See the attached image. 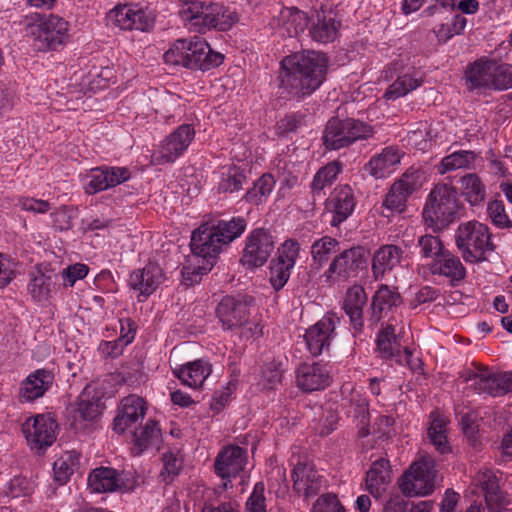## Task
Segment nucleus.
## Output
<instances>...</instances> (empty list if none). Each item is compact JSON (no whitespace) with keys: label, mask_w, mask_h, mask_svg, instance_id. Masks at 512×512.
Segmentation results:
<instances>
[{"label":"nucleus","mask_w":512,"mask_h":512,"mask_svg":"<svg viewBox=\"0 0 512 512\" xmlns=\"http://www.w3.org/2000/svg\"><path fill=\"white\" fill-rule=\"evenodd\" d=\"M282 86L298 97L312 94L325 80L327 59L314 51L297 52L281 61Z\"/></svg>","instance_id":"nucleus-1"},{"label":"nucleus","mask_w":512,"mask_h":512,"mask_svg":"<svg viewBox=\"0 0 512 512\" xmlns=\"http://www.w3.org/2000/svg\"><path fill=\"white\" fill-rule=\"evenodd\" d=\"M190 246L192 256L182 269L183 280L187 285L197 282L201 275L213 268L216 256L224 247L212 226L208 224L193 231Z\"/></svg>","instance_id":"nucleus-2"},{"label":"nucleus","mask_w":512,"mask_h":512,"mask_svg":"<svg viewBox=\"0 0 512 512\" xmlns=\"http://www.w3.org/2000/svg\"><path fill=\"white\" fill-rule=\"evenodd\" d=\"M166 64L191 70L208 71L222 64L223 55L213 51L207 41L199 36L178 39L164 53Z\"/></svg>","instance_id":"nucleus-3"},{"label":"nucleus","mask_w":512,"mask_h":512,"mask_svg":"<svg viewBox=\"0 0 512 512\" xmlns=\"http://www.w3.org/2000/svg\"><path fill=\"white\" fill-rule=\"evenodd\" d=\"M179 14L185 27L198 33L213 28L226 31L237 21L236 14L222 4L198 0H185Z\"/></svg>","instance_id":"nucleus-4"},{"label":"nucleus","mask_w":512,"mask_h":512,"mask_svg":"<svg viewBox=\"0 0 512 512\" xmlns=\"http://www.w3.org/2000/svg\"><path fill=\"white\" fill-rule=\"evenodd\" d=\"M465 80L470 91L487 93L508 90L512 88V64L482 57L467 66Z\"/></svg>","instance_id":"nucleus-5"},{"label":"nucleus","mask_w":512,"mask_h":512,"mask_svg":"<svg viewBox=\"0 0 512 512\" xmlns=\"http://www.w3.org/2000/svg\"><path fill=\"white\" fill-rule=\"evenodd\" d=\"M216 312L224 329H237L246 339L262 335V316L247 303L225 297L218 304Z\"/></svg>","instance_id":"nucleus-6"},{"label":"nucleus","mask_w":512,"mask_h":512,"mask_svg":"<svg viewBox=\"0 0 512 512\" xmlns=\"http://www.w3.org/2000/svg\"><path fill=\"white\" fill-rule=\"evenodd\" d=\"M69 22L57 14H38L27 18L25 32L39 51L56 50L69 38Z\"/></svg>","instance_id":"nucleus-7"},{"label":"nucleus","mask_w":512,"mask_h":512,"mask_svg":"<svg viewBox=\"0 0 512 512\" xmlns=\"http://www.w3.org/2000/svg\"><path fill=\"white\" fill-rule=\"evenodd\" d=\"M458 208L454 187L448 184H437L428 195L424 206V222L433 230H441L455 220Z\"/></svg>","instance_id":"nucleus-8"},{"label":"nucleus","mask_w":512,"mask_h":512,"mask_svg":"<svg viewBox=\"0 0 512 512\" xmlns=\"http://www.w3.org/2000/svg\"><path fill=\"white\" fill-rule=\"evenodd\" d=\"M456 244L466 262L485 260V254L493 249L489 228L478 221L461 224L456 232Z\"/></svg>","instance_id":"nucleus-9"},{"label":"nucleus","mask_w":512,"mask_h":512,"mask_svg":"<svg viewBox=\"0 0 512 512\" xmlns=\"http://www.w3.org/2000/svg\"><path fill=\"white\" fill-rule=\"evenodd\" d=\"M435 466V460L429 455L414 461L399 479L402 493L410 497L430 495L435 490Z\"/></svg>","instance_id":"nucleus-10"},{"label":"nucleus","mask_w":512,"mask_h":512,"mask_svg":"<svg viewBox=\"0 0 512 512\" xmlns=\"http://www.w3.org/2000/svg\"><path fill=\"white\" fill-rule=\"evenodd\" d=\"M423 185V175L418 170H407L395 181L382 202V215L389 217L393 214H400L406 208V202L410 195L420 189Z\"/></svg>","instance_id":"nucleus-11"},{"label":"nucleus","mask_w":512,"mask_h":512,"mask_svg":"<svg viewBox=\"0 0 512 512\" xmlns=\"http://www.w3.org/2000/svg\"><path fill=\"white\" fill-rule=\"evenodd\" d=\"M465 379L479 394L499 397L512 392V371L493 372L487 367H476Z\"/></svg>","instance_id":"nucleus-12"},{"label":"nucleus","mask_w":512,"mask_h":512,"mask_svg":"<svg viewBox=\"0 0 512 512\" xmlns=\"http://www.w3.org/2000/svg\"><path fill=\"white\" fill-rule=\"evenodd\" d=\"M58 424L50 414H37L22 424V433L31 450L42 451L57 437Z\"/></svg>","instance_id":"nucleus-13"},{"label":"nucleus","mask_w":512,"mask_h":512,"mask_svg":"<svg viewBox=\"0 0 512 512\" xmlns=\"http://www.w3.org/2000/svg\"><path fill=\"white\" fill-rule=\"evenodd\" d=\"M195 136L194 128L189 124L180 125L166 136L154 150L152 161L163 165L173 163L184 154Z\"/></svg>","instance_id":"nucleus-14"},{"label":"nucleus","mask_w":512,"mask_h":512,"mask_svg":"<svg viewBox=\"0 0 512 512\" xmlns=\"http://www.w3.org/2000/svg\"><path fill=\"white\" fill-rule=\"evenodd\" d=\"M366 264L365 251L361 247H353L344 250L330 263L322 277L326 283L332 284L336 281H345L355 277L358 271Z\"/></svg>","instance_id":"nucleus-15"},{"label":"nucleus","mask_w":512,"mask_h":512,"mask_svg":"<svg viewBox=\"0 0 512 512\" xmlns=\"http://www.w3.org/2000/svg\"><path fill=\"white\" fill-rule=\"evenodd\" d=\"M275 248L273 235L263 228L252 230L245 240L241 262L248 268L262 267Z\"/></svg>","instance_id":"nucleus-16"},{"label":"nucleus","mask_w":512,"mask_h":512,"mask_svg":"<svg viewBox=\"0 0 512 512\" xmlns=\"http://www.w3.org/2000/svg\"><path fill=\"white\" fill-rule=\"evenodd\" d=\"M472 484L484 492L487 508L490 512H509L510 500L499 487L493 471L480 469L472 476Z\"/></svg>","instance_id":"nucleus-17"},{"label":"nucleus","mask_w":512,"mask_h":512,"mask_svg":"<svg viewBox=\"0 0 512 512\" xmlns=\"http://www.w3.org/2000/svg\"><path fill=\"white\" fill-rule=\"evenodd\" d=\"M339 322L340 319L336 315L326 314L306 330L304 339L311 355L318 356L325 349H328Z\"/></svg>","instance_id":"nucleus-18"},{"label":"nucleus","mask_w":512,"mask_h":512,"mask_svg":"<svg viewBox=\"0 0 512 512\" xmlns=\"http://www.w3.org/2000/svg\"><path fill=\"white\" fill-rule=\"evenodd\" d=\"M331 380V368L325 363H303L296 370V386L304 392L324 390Z\"/></svg>","instance_id":"nucleus-19"},{"label":"nucleus","mask_w":512,"mask_h":512,"mask_svg":"<svg viewBox=\"0 0 512 512\" xmlns=\"http://www.w3.org/2000/svg\"><path fill=\"white\" fill-rule=\"evenodd\" d=\"M54 383V374L48 369H37L23 379L19 385L18 401L33 403L42 398Z\"/></svg>","instance_id":"nucleus-20"},{"label":"nucleus","mask_w":512,"mask_h":512,"mask_svg":"<svg viewBox=\"0 0 512 512\" xmlns=\"http://www.w3.org/2000/svg\"><path fill=\"white\" fill-rule=\"evenodd\" d=\"M126 180L125 168L97 167L83 176V186L87 194H95L115 187Z\"/></svg>","instance_id":"nucleus-21"},{"label":"nucleus","mask_w":512,"mask_h":512,"mask_svg":"<svg viewBox=\"0 0 512 512\" xmlns=\"http://www.w3.org/2000/svg\"><path fill=\"white\" fill-rule=\"evenodd\" d=\"M356 199L349 185H339L334 188L326 200V209L332 214L331 226L338 227L354 211Z\"/></svg>","instance_id":"nucleus-22"},{"label":"nucleus","mask_w":512,"mask_h":512,"mask_svg":"<svg viewBox=\"0 0 512 512\" xmlns=\"http://www.w3.org/2000/svg\"><path fill=\"white\" fill-rule=\"evenodd\" d=\"M246 460V451L239 446H228L218 454L214 465L215 472L224 480L225 488L243 470Z\"/></svg>","instance_id":"nucleus-23"},{"label":"nucleus","mask_w":512,"mask_h":512,"mask_svg":"<svg viewBox=\"0 0 512 512\" xmlns=\"http://www.w3.org/2000/svg\"><path fill=\"white\" fill-rule=\"evenodd\" d=\"M377 352L381 358L391 359L399 364L409 363L411 355L407 347H402L395 337L392 324H388L379 331L376 339Z\"/></svg>","instance_id":"nucleus-24"},{"label":"nucleus","mask_w":512,"mask_h":512,"mask_svg":"<svg viewBox=\"0 0 512 512\" xmlns=\"http://www.w3.org/2000/svg\"><path fill=\"white\" fill-rule=\"evenodd\" d=\"M293 488L308 498L316 495L324 486L323 478L310 463H298L292 472Z\"/></svg>","instance_id":"nucleus-25"},{"label":"nucleus","mask_w":512,"mask_h":512,"mask_svg":"<svg viewBox=\"0 0 512 512\" xmlns=\"http://www.w3.org/2000/svg\"><path fill=\"white\" fill-rule=\"evenodd\" d=\"M428 269L433 275L447 278L452 285H456L466 276V269L459 257L446 250L440 257L432 260Z\"/></svg>","instance_id":"nucleus-26"},{"label":"nucleus","mask_w":512,"mask_h":512,"mask_svg":"<svg viewBox=\"0 0 512 512\" xmlns=\"http://www.w3.org/2000/svg\"><path fill=\"white\" fill-rule=\"evenodd\" d=\"M321 11L315 10L312 14V26L310 28L311 37L321 43L334 41L339 32L340 22L337 21L330 11L326 13L323 10V4H320Z\"/></svg>","instance_id":"nucleus-27"},{"label":"nucleus","mask_w":512,"mask_h":512,"mask_svg":"<svg viewBox=\"0 0 512 512\" xmlns=\"http://www.w3.org/2000/svg\"><path fill=\"white\" fill-rule=\"evenodd\" d=\"M308 24L305 12L296 8H284L271 22L272 27L282 36L294 37L303 32Z\"/></svg>","instance_id":"nucleus-28"},{"label":"nucleus","mask_w":512,"mask_h":512,"mask_svg":"<svg viewBox=\"0 0 512 512\" xmlns=\"http://www.w3.org/2000/svg\"><path fill=\"white\" fill-rule=\"evenodd\" d=\"M403 155L404 152L398 147H386L370 159L366 169L375 178H384L396 170Z\"/></svg>","instance_id":"nucleus-29"},{"label":"nucleus","mask_w":512,"mask_h":512,"mask_svg":"<svg viewBox=\"0 0 512 512\" xmlns=\"http://www.w3.org/2000/svg\"><path fill=\"white\" fill-rule=\"evenodd\" d=\"M130 278L133 289L138 290L141 295L149 296L163 283L165 276L159 265L148 263Z\"/></svg>","instance_id":"nucleus-30"},{"label":"nucleus","mask_w":512,"mask_h":512,"mask_svg":"<svg viewBox=\"0 0 512 512\" xmlns=\"http://www.w3.org/2000/svg\"><path fill=\"white\" fill-rule=\"evenodd\" d=\"M403 258V250L392 244L378 248L372 258V273L377 280L397 267Z\"/></svg>","instance_id":"nucleus-31"},{"label":"nucleus","mask_w":512,"mask_h":512,"mask_svg":"<svg viewBox=\"0 0 512 512\" xmlns=\"http://www.w3.org/2000/svg\"><path fill=\"white\" fill-rule=\"evenodd\" d=\"M390 482L389 461L383 458L374 461L366 475V490L373 497L379 498L387 491Z\"/></svg>","instance_id":"nucleus-32"},{"label":"nucleus","mask_w":512,"mask_h":512,"mask_svg":"<svg viewBox=\"0 0 512 512\" xmlns=\"http://www.w3.org/2000/svg\"><path fill=\"white\" fill-rule=\"evenodd\" d=\"M122 480L118 471L111 467H98L88 475V489L91 493H109L118 490Z\"/></svg>","instance_id":"nucleus-33"},{"label":"nucleus","mask_w":512,"mask_h":512,"mask_svg":"<svg viewBox=\"0 0 512 512\" xmlns=\"http://www.w3.org/2000/svg\"><path fill=\"white\" fill-rule=\"evenodd\" d=\"M211 372V365L201 359L189 362L173 370L174 375L183 385L193 389L201 387Z\"/></svg>","instance_id":"nucleus-34"},{"label":"nucleus","mask_w":512,"mask_h":512,"mask_svg":"<svg viewBox=\"0 0 512 512\" xmlns=\"http://www.w3.org/2000/svg\"><path fill=\"white\" fill-rule=\"evenodd\" d=\"M161 431L156 421L149 419L133 433L130 454L139 455L149 448H158Z\"/></svg>","instance_id":"nucleus-35"},{"label":"nucleus","mask_w":512,"mask_h":512,"mask_svg":"<svg viewBox=\"0 0 512 512\" xmlns=\"http://www.w3.org/2000/svg\"><path fill=\"white\" fill-rule=\"evenodd\" d=\"M366 302L367 296L361 285H353L347 290L343 307L355 331H360L363 326V308Z\"/></svg>","instance_id":"nucleus-36"},{"label":"nucleus","mask_w":512,"mask_h":512,"mask_svg":"<svg viewBox=\"0 0 512 512\" xmlns=\"http://www.w3.org/2000/svg\"><path fill=\"white\" fill-rule=\"evenodd\" d=\"M401 303L400 294L387 285H381L372 298V319L375 322L388 316Z\"/></svg>","instance_id":"nucleus-37"},{"label":"nucleus","mask_w":512,"mask_h":512,"mask_svg":"<svg viewBox=\"0 0 512 512\" xmlns=\"http://www.w3.org/2000/svg\"><path fill=\"white\" fill-rule=\"evenodd\" d=\"M102 393L94 383L87 384L78 397V413L83 420H94L102 411Z\"/></svg>","instance_id":"nucleus-38"},{"label":"nucleus","mask_w":512,"mask_h":512,"mask_svg":"<svg viewBox=\"0 0 512 512\" xmlns=\"http://www.w3.org/2000/svg\"><path fill=\"white\" fill-rule=\"evenodd\" d=\"M211 226L225 247L244 233L247 223L243 217L238 216L230 220H220Z\"/></svg>","instance_id":"nucleus-39"},{"label":"nucleus","mask_w":512,"mask_h":512,"mask_svg":"<svg viewBox=\"0 0 512 512\" xmlns=\"http://www.w3.org/2000/svg\"><path fill=\"white\" fill-rule=\"evenodd\" d=\"M423 80L414 73L399 75L395 81L386 89L383 97L388 101H394L406 96L411 91L420 87Z\"/></svg>","instance_id":"nucleus-40"},{"label":"nucleus","mask_w":512,"mask_h":512,"mask_svg":"<svg viewBox=\"0 0 512 512\" xmlns=\"http://www.w3.org/2000/svg\"><path fill=\"white\" fill-rule=\"evenodd\" d=\"M460 184L461 193L470 205H479L485 200L486 188L477 174H466L461 178Z\"/></svg>","instance_id":"nucleus-41"},{"label":"nucleus","mask_w":512,"mask_h":512,"mask_svg":"<svg viewBox=\"0 0 512 512\" xmlns=\"http://www.w3.org/2000/svg\"><path fill=\"white\" fill-rule=\"evenodd\" d=\"M430 419L431 422L428 428V437L431 443L435 446L436 450L442 454L450 452V446L446 435V419L437 412H432Z\"/></svg>","instance_id":"nucleus-42"},{"label":"nucleus","mask_w":512,"mask_h":512,"mask_svg":"<svg viewBox=\"0 0 512 512\" xmlns=\"http://www.w3.org/2000/svg\"><path fill=\"white\" fill-rule=\"evenodd\" d=\"M351 139L347 136L342 120L333 118L326 125L323 135V141L326 148L330 150H338L350 145Z\"/></svg>","instance_id":"nucleus-43"},{"label":"nucleus","mask_w":512,"mask_h":512,"mask_svg":"<svg viewBox=\"0 0 512 512\" xmlns=\"http://www.w3.org/2000/svg\"><path fill=\"white\" fill-rule=\"evenodd\" d=\"M79 467V456L75 452H66L53 465L54 479L59 485L67 483Z\"/></svg>","instance_id":"nucleus-44"},{"label":"nucleus","mask_w":512,"mask_h":512,"mask_svg":"<svg viewBox=\"0 0 512 512\" xmlns=\"http://www.w3.org/2000/svg\"><path fill=\"white\" fill-rule=\"evenodd\" d=\"M467 19L460 14L454 15L448 22L440 23L433 28L438 42L446 43L456 35L464 32Z\"/></svg>","instance_id":"nucleus-45"},{"label":"nucleus","mask_w":512,"mask_h":512,"mask_svg":"<svg viewBox=\"0 0 512 512\" xmlns=\"http://www.w3.org/2000/svg\"><path fill=\"white\" fill-rule=\"evenodd\" d=\"M338 250L339 242L337 239L330 236H323L312 243L311 256L314 262L322 265Z\"/></svg>","instance_id":"nucleus-46"},{"label":"nucleus","mask_w":512,"mask_h":512,"mask_svg":"<svg viewBox=\"0 0 512 512\" xmlns=\"http://www.w3.org/2000/svg\"><path fill=\"white\" fill-rule=\"evenodd\" d=\"M341 171L342 165L338 161H332L319 169L311 183L312 191L320 192L325 187L332 185Z\"/></svg>","instance_id":"nucleus-47"},{"label":"nucleus","mask_w":512,"mask_h":512,"mask_svg":"<svg viewBox=\"0 0 512 512\" xmlns=\"http://www.w3.org/2000/svg\"><path fill=\"white\" fill-rule=\"evenodd\" d=\"M474 159L475 154L472 151L461 150L453 152L441 160L438 166V172L445 174L457 169L467 168Z\"/></svg>","instance_id":"nucleus-48"},{"label":"nucleus","mask_w":512,"mask_h":512,"mask_svg":"<svg viewBox=\"0 0 512 512\" xmlns=\"http://www.w3.org/2000/svg\"><path fill=\"white\" fill-rule=\"evenodd\" d=\"M275 187V179L271 174H263L245 195L246 200L260 204L268 198Z\"/></svg>","instance_id":"nucleus-49"},{"label":"nucleus","mask_w":512,"mask_h":512,"mask_svg":"<svg viewBox=\"0 0 512 512\" xmlns=\"http://www.w3.org/2000/svg\"><path fill=\"white\" fill-rule=\"evenodd\" d=\"M155 23V12L149 6L130 7V29L150 30Z\"/></svg>","instance_id":"nucleus-50"},{"label":"nucleus","mask_w":512,"mask_h":512,"mask_svg":"<svg viewBox=\"0 0 512 512\" xmlns=\"http://www.w3.org/2000/svg\"><path fill=\"white\" fill-rule=\"evenodd\" d=\"M245 175L236 166H230L221 173L218 189L222 192H234L242 188Z\"/></svg>","instance_id":"nucleus-51"},{"label":"nucleus","mask_w":512,"mask_h":512,"mask_svg":"<svg viewBox=\"0 0 512 512\" xmlns=\"http://www.w3.org/2000/svg\"><path fill=\"white\" fill-rule=\"evenodd\" d=\"M300 250V244L296 239H287L278 247L274 259L280 262L281 265H286L293 269L299 258Z\"/></svg>","instance_id":"nucleus-52"},{"label":"nucleus","mask_w":512,"mask_h":512,"mask_svg":"<svg viewBox=\"0 0 512 512\" xmlns=\"http://www.w3.org/2000/svg\"><path fill=\"white\" fill-rule=\"evenodd\" d=\"M52 284L50 276L38 272L31 279L28 290L35 301L41 302L49 298Z\"/></svg>","instance_id":"nucleus-53"},{"label":"nucleus","mask_w":512,"mask_h":512,"mask_svg":"<svg viewBox=\"0 0 512 512\" xmlns=\"http://www.w3.org/2000/svg\"><path fill=\"white\" fill-rule=\"evenodd\" d=\"M342 123L347 136L351 138L350 145L358 140L368 139L374 134L372 126L362 121L349 118L342 120Z\"/></svg>","instance_id":"nucleus-54"},{"label":"nucleus","mask_w":512,"mask_h":512,"mask_svg":"<svg viewBox=\"0 0 512 512\" xmlns=\"http://www.w3.org/2000/svg\"><path fill=\"white\" fill-rule=\"evenodd\" d=\"M418 245L420 247V254L432 260L440 257V254L446 251L441 240L433 235L421 236L418 240Z\"/></svg>","instance_id":"nucleus-55"},{"label":"nucleus","mask_w":512,"mask_h":512,"mask_svg":"<svg viewBox=\"0 0 512 512\" xmlns=\"http://www.w3.org/2000/svg\"><path fill=\"white\" fill-rule=\"evenodd\" d=\"M292 268L281 265L280 262L275 259L272 260L270 265V277L269 281L275 290H280L284 287L290 278Z\"/></svg>","instance_id":"nucleus-56"},{"label":"nucleus","mask_w":512,"mask_h":512,"mask_svg":"<svg viewBox=\"0 0 512 512\" xmlns=\"http://www.w3.org/2000/svg\"><path fill=\"white\" fill-rule=\"evenodd\" d=\"M265 487L262 482L254 485L253 491L248 497L245 512H266Z\"/></svg>","instance_id":"nucleus-57"},{"label":"nucleus","mask_w":512,"mask_h":512,"mask_svg":"<svg viewBox=\"0 0 512 512\" xmlns=\"http://www.w3.org/2000/svg\"><path fill=\"white\" fill-rule=\"evenodd\" d=\"M487 213L492 223L500 228L510 225V220L506 214L504 203L500 200L490 201L487 205Z\"/></svg>","instance_id":"nucleus-58"},{"label":"nucleus","mask_w":512,"mask_h":512,"mask_svg":"<svg viewBox=\"0 0 512 512\" xmlns=\"http://www.w3.org/2000/svg\"><path fill=\"white\" fill-rule=\"evenodd\" d=\"M107 24L121 31L128 29V8L126 4H119L111 9L106 16Z\"/></svg>","instance_id":"nucleus-59"},{"label":"nucleus","mask_w":512,"mask_h":512,"mask_svg":"<svg viewBox=\"0 0 512 512\" xmlns=\"http://www.w3.org/2000/svg\"><path fill=\"white\" fill-rule=\"evenodd\" d=\"M312 512H344V508L336 495L327 493L316 500Z\"/></svg>","instance_id":"nucleus-60"},{"label":"nucleus","mask_w":512,"mask_h":512,"mask_svg":"<svg viewBox=\"0 0 512 512\" xmlns=\"http://www.w3.org/2000/svg\"><path fill=\"white\" fill-rule=\"evenodd\" d=\"M88 271V266L82 263L68 266L61 273L63 285L72 287L78 280L85 278Z\"/></svg>","instance_id":"nucleus-61"},{"label":"nucleus","mask_w":512,"mask_h":512,"mask_svg":"<svg viewBox=\"0 0 512 512\" xmlns=\"http://www.w3.org/2000/svg\"><path fill=\"white\" fill-rule=\"evenodd\" d=\"M15 277V262L0 252V288L6 287Z\"/></svg>","instance_id":"nucleus-62"},{"label":"nucleus","mask_w":512,"mask_h":512,"mask_svg":"<svg viewBox=\"0 0 512 512\" xmlns=\"http://www.w3.org/2000/svg\"><path fill=\"white\" fill-rule=\"evenodd\" d=\"M18 205L21 207L22 210L41 214L48 212L51 208V205L48 201L29 197L19 198Z\"/></svg>","instance_id":"nucleus-63"},{"label":"nucleus","mask_w":512,"mask_h":512,"mask_svg":"<svg viewBox=\"0 0 512 512\" xmlns=\"http://www.w3.org/2000/svg\"><path fill=\"white\" fill-rule=\"evenodd\" d=\"M426 130L417 129L408 133V144L417 150L425 151L431 146V141L426 139Z\"/></svg>","instance_id":"nucleus-64"}]
</instances>
